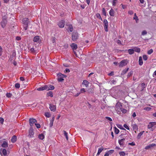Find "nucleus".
<instances>
[{
  "label": "nucleus",
  "mask_w": 156,
  "mask_h": 156,
  "mask_svg": "<svg viewBox=\"0 0 156 156\" xmlns=\"http://www.w3.org/2000/svg\"><path fill=\"white\" fill-rule=\"evenodd\" d=\"M23 28L25 30H26L28 28V24L29 22V19L27 18H24L23 19Z\"/></svg>",
  "instance_id": "obj_1"
},
{
  "label": "nucleus",
  "mask_w": 156,
  "mask_h": 156,
  "mask_svg": "<svg viewBox=\"0 0 156 156\" xmlns=\"http://www.w3.org/2000/svg\"><path fill=\"white\" fill-rule=\"evenodd\" d=\"M7 22V18L5 16L3 17H2V20L1 23V26L3 28H4L5 27Z\"/></svg>",
  "instance_id": "obj_2"
},
{
  "label": "nucleus",
  "mask_w": 156,
  "mask_h": 156,
  "mask_svg": "<svg viewBox=\"0 0 156 156\" xmlns=\"http://www.w3.org/2000/svg\"><path fill=\"white\" fill-rule=\"evenodd\" d=\"M58 80L59 82H62L64 80L63 78L66 77V75L63 74L61 73H58L57 75Z\"/></svg>",
  "instance_id": "obj_3"
},
{
  "label": "nucleus",
  "mask_w": 156,
  "mask_h": 156,
  "mask_svg": "<svg viewBox=\"0 0 156 156\" xmlns=\"http://www.w3.org/2000/svg\"><path fill=\"white\" fill-rule=\"evenodd\" d=\"M72 37L73 41H76L78 37V34L76 32H73L72 34Z\"/></svg>",
  "instance_id": "obj_4"
},
{
  "label": "nucleus",
  "mask_w": 156,
  "mask_h": 156,
  "mask_svg": "<svg viewBox=\"0 0 156 156\" xmlns=\"http://www.w3.org/2000/svg\"><path fill=\"white\" fill-rule=\"evenodd\" d=\"M127 63L128 62L126 59H124L119 63V67H123L126 66L127 64Z\"/></svg>",
  "instance_id": "obj_5"
},
{
  "label": "nucleus",
  "mask_w": 156,
  "mask_h": 156,
  "mask_svg": "<svg viewBox=\"0 0 156 156\" xmlns=\"http://www.w3.org/2000/svg\"><path fill=\"white\" fill-rule=\"evenodd\" d=\"M103 23L104 24V27L105 30L106 32H107L108 31V22L105 19L104 20Z\"/></svg>",
  "instance_id": "obj_6"
},
{
  "label": "nucleus",
  "mask_w": 156,
  "mask_h": 156,
  "mask_svg": "<svg viewBox=\"0 0 156 156\" xmlns=\"http://www.w3.org/2000/svg\"><path fill=\"white\" fill-rule=\"evenodd\" d=\"M29 122L30 125L32 127L33 126L34 123H35L37 122V121L36 119L33 118H30L29 119Z\"/></svg>",
  "instance_id": "obj_7"
},
{
  "label": "nucleus",
  "mask_w": 156,
  "mask_h": 156,
  "mask_svg": "<svg viewBox=\"0 0 156 156\" xmlns=\"http://www.w3.org/2000/svg\"><path fill=\"white\" fill-rule=\"evenodd\" d=\"M34 134V132L33 131V128L31 127L30 128L29 131L28 136H29L30 137H33Z\"/></svg>",
  "instance_id": "obj_8"
},
{
  "label": "nucleus",
  "mask_w": 156,
  "mask_h": 156,
  "mask_svg": "<svg viewBox=\"0 0 156 156\" xmlns=\"http://www.w3.org/2000/svg\"><path fill=\"white\" fill-rule=\"evenodd\" d=\"M65 23L64 20H61L58 23V25L60 28H63L64 27Z\"/></svg>",
  "instance_id": "obj_9"
},
{
  "label": "nucleus",
  "mask_w": 156,
  "mask_h": 156,
  "mask_svg": "<svg viewBox=\"0 0 156 156\" xmlns=\"http://www.w3.org/2000/svg\"><path fill=\"white\" fill-rule=\"evenodd\" d=\"M48 85H46L43 87H41L37 89L38 91H42L44 90H47Z\"/></svg>",
  "instance_id": "obj_10"
},
{
  "label": "nucleus",
  "mask_w": 156,
  "mask_h": 156,
  "mask_svg": "<svg viewBox=\"0 0 156 156\" xmlns=\"http://www.w3.org/2000/svg\"><path fill=\"white\" fill-rule=\"evenodd\" d=\"M155 125H156V122H150L148 125V129L151 128Z\"/></svg>",
  "instance_id": "obj_11"
},
{
  "label": "nucleus",
  "mask_w": 156,
  "mask_h": 156,
  "mask_svg": "<svg viewBox=\"0 0 156 156\" xmlns=\"http://www.w3.org/2000/svg\"><path fill=\"white\" fill-rule=\"evenodd\" d=\"M156 146V144H150L148 145H147L146 146L145 148V149L147 150L149 149L150 148H151V147H154V146Z\"/></svg>",
  "instance_id": "obj_12"
},
{
  "label": "nucleus",
  "mask_w": 156,
  "mask_h": 156,
  "mask_svg": "<svg viewBox=\"0 0 156 156\" xmlns=\"http://www.w3.org/2000/svg\"><path fill=\"white\" fill-rule=\"evenodd\" d=\"M50 107L49 108L51 111L54 112L56 110V107L55 106L53 105L50 104L49 105Z\"/></svg>",
  "instance_id": "obj_13"
},
{
  "label": "nucleus",
  "mask_w": 156,
  "mask_h": 156,
  "mask_svg": "<svg viewBox=\"0 0 156 156\" xmlns=\"http://www.w3.org/2000/svg\"><path fill=\"white\" fill-rule=\"evenodd\" d=\"M125 140V138H123L122 139L119 140V143L121 146H123L124 144H123L124 141Z\"/></svg>",
  "instance_id": "obj_14"
},
{
  "label": "nucleus",
  "mask_w": 156,
  "mask_h": 156,
  "mask_svg": "<svg viewBox=\"0 0 156 156\" xmlns=\"http://www.w3.org/2000/svg\"><path fill=\"white\" fill-rule=\"evenodd\" d=\"M40 37L39 36H36L33 39V41L34 42H39V41Z\"/></svg>",
  "instance_id": "obj_15"
},
{
  "label": "nucleus",
  "mask_w": 156,
  "mask_h": 156,
  "mask_svg": "<svg viewBox=\"0 0 156 156\" xmlns=\"http://www.w3.org/2000/svg\"><path fill=\"white\" fill-rule=\"evenodd\" d=\"M103 150L104 148L102 147H101V148H99L96 156H99L100 153Z\"/></svg>",
  "instance_id": "obj_16"
},
{
  "label": "nucleus",
  "mask_w": 156,
  "mask_h": 156,
  "mask_svg": "<svg viewBox=\"0 0 156 156\" xmlns=\"http://www.w3.org/2000/svg\"><path fill=\"white\" fill-rule=\"evenodd\" d=\"M132 126L133 130H136L138 129V126L136 124H132ZM135 132H136V131H135Z\"/></svg>",
  "instance_id": "obj_17"
},
{
  "label": "nucleus",
  "mask_w": 156,
  "mask_h": 156,
  "mask_svg": "<svg viewBox=\"0 0 156 156\" xmlns=\"http://www.w3.org/2000/svg\"><path fill=\"white\" fill-rule=\"evenodd\" d=\"M71 47L73 50H76L77 48V45L74 43L72 44L71 45Z\"/></svg>",
  "instance_id": "obj_18"
},
{
  "label": "nucleus",
  "mask_w": 156,
  "mask_h": 156,
  "mask_svg": "<svg viewBox=\"0 0 156 156\" xmlns=\"http://www.w3.org/2000/svg\"><path fill=\"white\" fill-rule=\"evenodd\" d=\"M55 87L54 86L52 85H48L47 90H53L54 89Z\"/></svg>",
  "instance_id": "obj_19"
},
{
  "label": "nucleus",
  "mask_w": 156,
  "mask_h": 156,
  "mask_svg": "<svg viewBox=\"0 0 156 156\" xmlns=\"http://www.w3.org/2000/svg\"><path fill=\"white\" fill-rule=\"evenodd\" d=\"M139 64L140 66H142L143 64V61L142 58L141 56H140L139 58Z\"/></svg>",
  "instance_id": "obj_20"
},
{
  "label": "nucleus",
  "mask_w": 156,
  "mask_h": 156,
  "mask_svg": "<svg viewBox=\"0 0 156 156\" xmlns=\"http://www.w3.org/2000/svg\"><path fill=\"white\" fill-rule=\"evenodd\" d=\"M109 13L110 16H114L115 11L113 9H111L109 11Z\"/></svg>",
  "instance_id": "obj_21"
},
{
  "label": "nucleus",
  "mask_w": 156,
  "mask_h": 156,
  "mask_svg": "<svg viewBox=\"0 0 156 156\" xmlns=\"http://www.w3.org/2000/svg\"><path fill=\"white\" fill-rule=\"evenodd\" d=\"M2 146L3 147H6L8 146V144L7 142H6L5 141H4L2 144Z\"/></svg>",
  "instance_id": "obj_22"
},
{
  "label": "nucleus",
  "mask_w": 156,
  "mask_h": 156,
  "mask_svg": "<svg viewBox=\"0 0 156 156\" xmlns=\"http://www.w3.org/2000/svg\"><path fill=\"white\" fill-rule=\"evenodd\" d=\"M55 119L54 117H52V119L50 120V126L51 127L53 125V123Z\"/></svg>",
  "instance_id": "obj_23"
},
{
  "label": "nucleus",
  "mask_w": 156,
  "mask_h": 156,
  "mask_svg": "<svg viewBox=\"0 0 156 156\" xmlns=\"http://www.w3.org/2000/svg\"><path fill=\"white\" fill-rule=\"evenodd\" d=\"M17 137L16 136L14 135L13 136L11 139L12 142L14 143L15 142L16 140Z\"/></svg>",
  "instance_id": "obj_24"
},
{
  "label": "nucleus",
  "mask_w": 156,
  "mask_h": 156,
  "mask_svg": "<svg viewBox=\"0 0 156 156\" xmlns=\"http://www.w3.org/2000/svg\"><path fill=\"white\" fill-rule=\"evenodd\" d=\"M146 85L145 83H142L141 84V91H143L144 90V89L146 87Z\"/></svg>",
  "instance_id": "obj_25"
},
{
  "label": "nucleus",
  "mask_w": 156,
  "mask_h": 156,
  "mask_svg": "<svg viewBox=\"0 0 156 156\" xmlns=\"http://www.w3.org/2000/svg\"><path fill=\"white\" fill-rule=\"evenodd\" d=\"M0 153L1 154L2 153L4 156H5L7 154V151L5 149H4L2 151H1Z\"/></svg>",
  "instance_id": "obj_26"
},
{
  "label": "nucleus",
  "mask_w": 156,
  "mask_h": 156,
  "mask_svg": "<svg viewBox=\"0 0 156 156\" xmlns=\"http://www.w3.org/2000/svg\"><path fill=\"white\" fill-rule=\"evenodd\" d=\"M47 95L48 97L50 96L51 97H53V94L52 92L51 91L48 92L47 93Z\"/></svg>",
  "instance_id": "obj_27"
},
{
  "label": "nucleus",
  "mask_w": 156,
  "mask_h": 156,
  "mask_svg": "<svg viewBox=\"0 0 156 156\" xmlns=\"http://www.w3.org/2000/svg\"><path fill=\"white\" fill-rule=\"evenodd\" d=\"M44 137V135L43 134H40L38 135V138L41 140H43Z\"/></svg>",
  "instance_id": "obj_28"
},
{
  "label": "nucleus",
  "mask_w": 156,
  "mask_h": 156,
  "mask_svg": "<svg viewBox=\"0 0 156 156\" xmlns=\"http://www.w3.org/2000/svg\"><path fill=\"white\" fill-rule=\"evenodd\" d=\"M128 51L129 54L132 55L134 53V50L133 49H129L128 50Z\"/></svg>",
  "instance_id": "obj_29"
},
{
  "label": "nucleus",
  "mask_w": 156,
  "mask_h": 156,
  "mask_svg": "<svg viewBox=\"0 0 156 156\" xmlns=\"http://www.w3.org/2000/svg\"><path fill=\"white\" fill-rule=\"evenodd\" d=\"M89 83V82L88 81L86 80H84L83 81L82 84L85 85L86 87H87Z\"/></svg>",
  "instance_id": "obj_30"
},
{
  "label": "nucleus",
  "mask_w": 156,
  "mask_h": 156,
  "mask_svg": "<svg viewBox=\"0 0 156 156\" xmlns=\"http://www.w3.org/2000/svg\"><path fill=\"white\" fill-rule=\"evenodd\" d=\"M134 51L137 52H140V49L138 47H135L134 48Z\"/></svg>",
  "instance_id": "obj_31"
},
{
  "label": "nucleus",
  "mask_w": 156,
  "mask_h": 156,
  "mask_svg": "<svg viewBox=\"0 0 156 156\" xmlns=\"http://www.w3.org/2000/svg\"><path fill=\"white\" fill-rule=\"evenodd\" d=\"M116 108L119 107V108H121L122 107V105L121 103L119 102H118L116 103Z\"/></svg>",
  "instance_id": "obj_32"
},
{
  "label": "nucleus",
  "mask_w": 156,
  "mask_h": 156,
  "mask_svg": "<svg viewBox=\"0 0 156 156\" xmlns=\"http://www.w3.org/2000/svg\"><path fill=\"white\" fill-rule=\"evenodd\" d=\"M64 134L65 136L66 137V139L68 140V134L66 131L65 130H63Z\"/></svg>",
  "instance_id": "obj_33"
},
{
  "label": "nucleus",
  "mask_w": 156,
  "mask_h": 156,
  "mask_svg": "<svg viewBox=\"0 0 156 156\" xmlns=\"http://www.w3.org/2000/svg\"><path fill=\"white\" fill-rule=\"evenodd\" d=\"M144 132V131H143L142 132H140V133H139L137 136V138L138 139H139L141 136H142L143 133Z\"/></svg>",
  "instance_id": "obj_34"
},
{
  "label": "nucleus",
  "mask_w": 156,
  "mask_h": 156,
  "mask_svg": "<svg viewBox=\"0 0 156 156\" xmlns=\"http://www.w3.org/2000/svg\"><path fill=\"white\" fill-rule=\"evenodd\" d=\"M134 17H133V19L136 20V22L137 23V21H138L139 19L138 17L136 16V13L134 14Z\"/></svg>",
  "instance_id": "obj_35"
},
{
  "label": "nucleus",
  "mask_w": 156,
  "mask_h": 156,
  "mask_svg": "<svg viewBox=\"0 0 156 156\" xmlns=\"http://www.w3.org/2000/svg\"><path fill=\"white\" fill-rule=\"evenodd\" d=\"M115 132L116 134H118L119 132V130L116 127H114Z\"/></svg>",
  "instance_id": "obj_36"
},
{
  "label": "nucleus",
  "mask_w": 156,
  "mask_h": 156,
  "mask_svg": "<svg viewBox=\"0 0 156 156\" xmlns=\"http://www.w3.org/2000/svg\"><path fill=\"white\" fill-rule=\"evenodd\" d=\"M133 73V72L132 71H131L129 73H128L127 74V77L129 78L130 76H131L132 75Z\"/></svg>",
  "instance_id": "obj_37"
},
{
  "label": "nucleus",
  "mask_w": 156,
  "mask_h": 156,
  "mask_svg": "<svg viewBox=\"0 0 156 156\" xmlns=\"http://www.w3.org/2000/svg\"><path fill=\"white\" fill-rule=\"evenodd\" d=\"M44 115L46 117L48 118L50 117L51 116L50 114L48 112H45L44 113Z\"/></svg>",
  "instance_id": "obj_38"
},
{
  "label": "nucleus",
  "mask_w": 156,
  "mask_h": 156,
  "mask_svg": "<svg viewBox=\"0 0 156 156\" xmlns=\"http://www.w3.org/2000/svg\"><path fill=\"white\" fill-rule=\"evenodd\" d=\"M129 69V68H127L126 69H124L122 71V73L123 74H125L128 71V70Z\"/></svg>",
  "instance_id": "obj_39"
},
{
  "label": "nucleus",
  "mask_w": 156,
  "mask_h": 156,
  "mask_svg": "<svg viewBox=\"0 0 156 156\" xmlns=\"http://www.w3.org/2000/svg\"><path fill=\"white\" fill-rule=\"evenodd\" d=\"M120 110H121V111L122 112V113H125L126 112L127 110L123 108H120Z\"/></svg>",
  "instance_id": "obj_40"
},
{
  "label": "nucleus",
  "mask_w": 156,
  "mask_h": 156,
  "mask_svg": "<svg viewBox=\"0 0 156 156\" xmlns=\"http://www.w3.org/2000/svg\"><path fill=\"white\" fill-rule=\"evenodd\" d=\"M68 29L70 32H72L73 31V28L72 25H69Z\"/></svg>",
  "instance_id": "obj_41"
},
{
  "label": "nucleus",
  "mask_w": 156,
  "mask_h": 156,
  "mask_svg": "<svg viewBox=\"0 0 156 156\" xmlns=\"http://www.w3.org/2000/svg\"><path fill=\"white\" fill-rule=\"evenodd\" d=\"M102 12L103 14L104 15H105V16H106V12L105 9V8H103L102 9Z\"/></svg>",
  "instance_id": "obj_42"
},
{
  "label": "nucleus",
  "mask_w": 156,
  "mask_h": 156,
  "mask_svg": "<svg viewBox=\"0 0 156 156\" xmlns=\"http://www.w3.org/2000/svg\"><path fill=\"white\" fill-rule=\"evenodd\" d=\"M119 154L120 155V156H124L125 155V153L123 151L120 152Z\"/></svg>",
  "instance_id": "obj_43"
},
{
  "label": "nucleus",
  "mask_w": 156,
  "mask_h": 156,
  "mask_svg": "<svg viewBox=\"0 0 156 156\" xmlns=\"http://www.w3.org/2000/svg\"><path fill=\"white\" fill-rule=\"evenodd\" d=\"M96 16L97 17L99 18V19L101 20H102L101 16L100 15L99 13H97L96 14Z\"/></svg>",
  "instance_id": "obj_44"
},
{
  "label": "nucleus",
  "mask_w": 156,
  "mask_h": 156,
  "mask_svg": "<svg viewBox=\"0 0 156 156\" xmlns=\"http://www.w3.org/2000/svg\"><path fill=\"white\" fill-rule=\"evenodd\" d=\"M12 96V94L10 93H7L6 94V96L8 98L11 97Z\"/></svg>",
  "instance_id": "obj_45"
},
{
  "label": "nucleus",
  "mask_w": 156,
  "mask_h": 156,
  "mask_svg": "<svg viewBox=\"0 0 156 156\" xmlns=\"http://www.w3.org/2000/svg\"><path fill=\"white\" fill-rule=\"evenodd\" d=\"M20 85L19 83H16L15 84V87L16 88H19L20 87Z\"/></svg>",
  "instance_id": "obj_46"
},
{
  "label": "nucleus",
  "mask_w": 156,
  "mask_h": 156,
  "mask_svg": "<svg viewBox=\"0 0 156 156\" xmlns=\"http://www.w3.org/2000/svg\"><path fill=\"white\" fill-rule=\"evenodd\" d=\"M143 58L144 60L146 61L147 59V56L146 55H144L143 56Z\"/></svg>",
  "instance_id": "obj_47"
},
{
  "label": "nucleus",
  "mask_w": 156,
  "mask_h": 156,
  "mask_svg": "<svg viewBox=\"0 0 156 156\" xmlns=\"http://www.w3.org/2000/svg\"><path fill=\"white\" fill-rule=\"evenodd\" d=\"M114 152V150H110L108 151L107 153L109 155L111 154L112 153H113Z\"/></svg>",
  "instance_id": "obj_48"
},
{
  "label": "nucleus",
  "mask_w": 156,
  "mask_h": 156,
  "mask_svg": "<svg viewBox=\"0 0 156 156\" xmlns=\"http://www.w3.org/2000/svg\"><path fill=\"white\" fill-rule=\"evenodd\" d=\"M117 127L121 129H122L123 130H125L126 129L123 128L122 126L121 125H117Z\"/></svg>",
  "instance_id": "obj_49"
},
{
  "label": "nucleus",
  "mask_w": 156,
  "mask_h": 156,
  "mask_svg": "<svg viewBox=\"0 0 156 156\" xmlns=\"http://www.w3.org/2000/svg\"><path fill=\"white\" fill-rule=\"evenodd\" d=\"M153 50L152 49H151L149 50L147 52V54L149 55L151 54L153 52Z\"/></svg>",
  "instance_id": "obj_50"
},
{
  "label": "nucleus",
  "mask_w": 156,
  "mask_h": 156,
  "mask_svg": "<svg viewBox=\"0 0 156 156\" xmlns=\"http://www.w3.org/2000/svg\"><path fill=\"white\" fill-rule=\"evenodd\" d=\"M123 126L125 128H126L128 130L129 129V127L126 124H124L123 125Z\"/></svg>",
  "instance_id": "obj_51"
},
{
  "label": "nucleus",
  "mask_w": 156,
  "mask_h": 156,
  "mask_svg": "<svg viewBox=\"0 0 156 156\" xmlns=\"http://www.w3.org/2000/svg\"><path fill=\"white\" fill-rule=\"evenodd\" d=\"M30 51L32 53H35V50L33 48H31Z\"/></svg>",
  "instance_id": "obj_52"
},
{
  "label": "nucleus",
  "mask_w": 156,
  "mask_h": 156,
  "mask_svg": "<svg viewBox=\"0 0 156 156\" xmlns=\"http://www.w3.org/2000/svg\"><path fill=\"white\" fill-rule=\"evenodd\" d=\"M35 125H36V127L38 129L40 128L41 127V125L39 124L35 123Z\"/></svg>",
  "instance_id": "obj_53"
},
{
  "label": "nucleus",
  "mask_w": 156,
  "mask_h": 156,
  "mask_svg": "<svg viewBox=\"0 0 156 156\" xmlns=\"http://www.w3.org/2000/svg\"><path fill=\"white\" fill-rule=\"evenodd\" d=\"M147 34V32L146 30H143L142 32V35H144Z\"/></svg>",
  "instance_id": "obj_54"
},
{
  "label": "nucleus",
  "mask_w": 156,
  "mask_h": 156,
  "mask_svg": "<svg viewBox=\"0 0 156 156\" xmlns=\"http://www.w3.org/2000/svg\"><path fill=\"white\" fill-rule=\"evenodd\" d=\"M4 121V119L2 118H0V122L2 124H3Z\"/></svg>",
  "instance_id": "obj_55"
},
{
  "label": "nucleus",
  "mask_w": 156,
  "mask_h": 156,
  "mask_svg": "<svg viewBox=\"0 0 156 156\" xmlns=\"http://www.w3.org/2000/svg\"><path fill=\"white\" fill-rule=\"evenodd\" d=\"M105 118L107 119V120H108L110 121H112V119L109 117H105Z\"/></svg>",
  "instance_id": "obj_56"
},
{
  "label": "nucleus",
  "mask_w": 156,
  "mask_h": 156,
  "mask_svg": "<svg viewBox=\"0 0 156 156\" xmlns=\"http://www.w3.org/2000/svg\"><path fill=\"white\" fill-rule=\"evenodd\" d=\"M70 70L69 69H66L64 71L65 73H67L69 72Z\"/></svg>",
  "instance_id": "obj_57"
},
{
  "label": "nucleus",
  "mask_w": 156,
  "mask_h": 156,
  "mask_svg": "<svg viewBox=\"0 0 156 156\" xmlns=\"http://www.w3.org/2000/svg\"><path fill=\"white\" fill-rule=\"evenodd\" d=\"M151 108L149 107H146L144 108V109H145L147 111H150V110H151Z\"/></svg>",
  "instance_id": "obj_58"
},
{
  "label": "nucleus",
  "mask_w": 156,
  "mask_h": 156,
  "mask_svg": "<svg viewBox=\"0 0 156 156\" xmlns=\"http://www.w3.org/2000/svg\"><path fill=\"white\" fill-rule=\"evenodd\" d=\"M108 75L109 76H113L114 75V72H111L110 73L108 74Z\"/></svg>",
  "instance_id": "obj_59"
},
{
  "label": "nucleus",
  "mask_w": 156,
  "mask_h": 156,
  "mask_svg": "<svg viewBox=\"0 0 156 156\" xmlns=\"http://www.w3.org/2000/svg\"><path fill=\"white\" fill-rule=\"evenodd\" d=\"M80 92L82 93L86 92V91L84 88H82L80 90Z\"/></svg>",
  "instance_id": "obj_60"
},
{
  "label": "nucleus",
  "mask_w": 156,
  "mask_h": 156,
  "mask_svg": "<svg viewBox=\"0 0 156 156\" xmlns=\"http://www.w3.org/2000/svg\"><path fill=\"white\" fill-rule=\"evenodd\" d=\"M117 0H113L112 2V5L113 6H115L116 5V1Z\"/></svg>",
  "instance_id": "obj_61"
},
{
  "label": "nucleus",
  "mask_w": 156,
  "mask_h": 156,
  "mask_svg": "<svg viewBox=\"0 0 156 156\" xmlns=\"http://www.w3.org/2000/svg\"><path fill=\"white\" fill-rule=\"evenodd\" d=\"M2 48L0 46V56L1 55H2Z\"/></svg>",
  "instance_id": "obj_62"
},
{
  "label": "nucleus",
  "mask_w": 156,
  "mask_h": 156,
  "mask_svg": "<svg viewBox=\"0 0 156 156\" xmlns=\"http://www.w3.org/2000/svg\"><path fill=\"white\" fill-rule=\"evenodd\" d=\"M129 144L132 146H134L135 145V144L134 142H132L131 143H129Z\"/></svg>",
  "instance_id": "obj_63"
},
{
  "label": "nucleus",
  "mask_w": 156,
  "mask_h": 156,
  "mask_svg": "<svg viewBox=\"0 0 156 156\" xmlns=\"http://www.w3.org/2000/svg\"><path fill=\"white\" fill-rule=\"evenodd\" d=\"M21 39V38L20 37L17 36L16 37V40L18 41L20 40Z\"/></svg>",
  "instance_id": "obj_64"
}]
</instances>
